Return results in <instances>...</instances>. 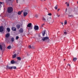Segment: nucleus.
I'll return each mask as SVG.
<instances>
[{"mask_svg":"<svg viewBox=\"0 0 78 78\" xmlns=\"http://www.w3.org/2000/svg\"><path fill=\"white\" fill-rule=\"evenodd\" d=\"M10 1L9 0H6V2L7 3H9V1Z\"/></svg>","mask_w":78,"mask_h":78,"instance_id":"393cba45","label":"nucleus"},{"mask_svg":"<svg viewBox=\"0 0 78 78\" xmlns=\"http://www.w3.org/2000/svg\"><path fill=\"white\" fill-rule=\"evenodd\" d=\"M9 34L8 33L5 35V37H7V38H8L9 37Z\"/></svg>","mask_w":78,"mask_h":78,"instance_id":"ddd939ff","label":"nucleus"},{"mask_svg":"<svg viewBox=\"0 0 78 78\" xmlns=\"http://www.w3.org/2000/svg\"><path fill=\"white\" fill-rule=\"evenodd\" d=\"M19 38V37L18 36H16V40H17V39H18Z\"/></svg>","mask_w":78,"mask_h":78,"instance_id":"c756f323","label":"nucleus"},{"mask_svg":"<svg viewBox=\"0 0 78 78\" xmlns=\"http://www.w3.org/2000/svg\"><path fill=\"white\" fill-rule=\"evenodd\" d=\"M43 36H44L45 34V30H44L43 32L42 33Z\"/></svg>","mask_w":78,"mask_h":78,"instance_id":"f8f14e48","label":"nucleus"},{"mask_svg":"<svg viewBox=\"0 0 78 78\" xmlns=\"http://www.w3.org/2000/svg\"><path fill=\"white\" fill-rule=\"evenodd\" d=\"M21 13H22V12H23V10H22V11H21Z\"/></svg>","mask_w":78,"mask_h":78,"instance_id":"a18cd8bd","label":"nucleus"},{"mask_svg":"<svg viewBox=\"0 0 78 78\" xmlns=\"http://www.w3.org/2000/svg\"><path fill=\"white\" fill-rule=\"evenodd\" d=\"M64 34H65V35L67 34V33L66 31L64 32Z\"/></svg>","mask_w":78,"mask_h":78,"instance_id":"7c9ffc66","label":"nucleus"},{"mask_svg":"<svg viewBox=\"0 0 78 78\" xmlns=\"http://www.w3.org/2000/svg\"><path fill=\"white\" fill-rule=\"evenodd\" d=\"M66 6H69V4L67 2H66Z\"/></svg>","mask_w":78,"mask_h":78,"instance_id":"b1692460","label":"nucleus"},{"mask_svg":"<svg viewBox=\"0 0 78 78\" xmlns=\"http://www.w3.org/2000/svg\"><path fill=\"white\" fill-rule=\"evenodd\" d=\"M66 60V59H64V61H65Z\"/></svg>","mask_w":78,"mask_h":78,"instance_id":"de8ad7c7","label":"nucleus"},{"mask_svg":"<svg viewBox=\"0 0 78 78\" xmlns=\"http://www.w3.org/2000/svg\"><path fill=\"white\" fill-rule=\"evenodd\" d=\"M68 16H69V17H73V15H69Z\"/></svg>","mask_w":78,"mask_h":78,"instance_id":"e433bc0d","label":"nucleus"},{"mask_svg":"<svg viewBox=\"0 0 78 78\" xmlns=\"http://www.w3.org/2000/svg\"><path fill=\"white\" fill-rule=\"evenodd\" d=\"M11 46L9 45V46L8 47H7V48L8 49H11Z\"/></svg>","mask_w":78,"mask_h":78,"instance_id":"a878e982","label":"nucleus"},{"mask_svg":"<svg viewBox=\"0 0 78 78\" xmlns=\"http://www.w3.org/2000/svg\"><path fill=\"white\" fill-rule=\"evenodd\" d=\"M62 25H63L64 24V23H62Z\"/></svg>","mask_w":78,"mask_h":78,"instance_id":"c03bdc74","label":"nucleus"},{"mask_svg":"<svg viewBox=\"0 0 78 78\" xmlns=\"http://www.w3.org/2000/svg\"><path fill=\"white\" fill-rule=\"evenodd\" d=\"M2 45H0V50H2Z\"/></svg>","mask_w":78,"mask_h":78,"instance_id":"bb28decb","label":"nucleus"},{"mask_svg":"<svg viewBox=\"0 0 78 78\" xmlns=\"http://www.w3.org/2000/svg\"><path fill=\"white\" fill-rule=\"evenodd\" d=\"M34 28L35 30H39V27L37 26H35Z\"/></svg>","mask_w":78,"mask_h":78,"instance_id":"423d86ee","label":"nucleus"},{"mask_svg":"<svg viewBox=\"0 0 78 78\" xmlns=\"http://www.w3.org/2000/svg\"><path fill=\"white\" fill-rule=\"evenodd\" d=\"M9 0L10 1H11L12 0Z\"/></svg>","mask_w":78,"mask_h":78,"instance_id":"09e8293b","label":"nucleus"},{"mask_svg":"<svg viewBox=\"0 0 78 78\" xmlns=\"http://www.w3.org/2000/svg\"><path fill=\"white\" fill-rule=\"evenodd\" d=\"M44 25H45V24H44V23L42 24V26H41L42 27H43V26H44Z\"/></svg>","mask_w":78,"mask_h":78,"instance_id":"c9c22d12","label":"nucleus"},{"mask_svg":"<svg viewBox=\"0 0 78 78\" xmlns=\"http://www.w3.org/2000/svg\"><path fill=\"white\" fill-rule=\"evenodd\" d=\"M59 10H60V9H58V11H59Z\"/></svg>","mask_w":78,"mask_h":78,"instance_id":"ea45409f","label":"nucleus"},{"mask_svg":"<svg viewBox=\"0 0 78 78\" xmlns=\"http://www.w3.org/2000/svg\"><path fill=\"white\" fill-rule=\"evenodd\" d=\"M13 11V8L11 7H9L7 8V12L8 13H11Z\"/></svg>","mask_w":78,"mask_h":78,"instance_id":"f03ea898","label":"nucleus"},{"mask_svg":"<svg viewBox=\"0 0 78 78\" xmlns=\"http://www.w3.org/2000/svg\"><path fill=\"white\" fill-rule=\"evenodd\" d=\"M27 14H28V13H27V12H24L23 13V16H26Z\"/></svg>","mask_w":78,"mask_h":78,"instance_id":"9b49d317","label":"nucleus"},{"mask_svg":"<svg viewBox=\"0 0 78 78\" xmlns=\"http://www.w3.org/2000/svg\"><path fill=\"white\" fill-rule=\"evenodd\" d=\"M27 27L28 28V30H32L33 29V26H32V24L31 23H29L28 24Z\"/></svg>","mask_w":78,"mask_h":78,"instance_id":"7ed1b4c3","label":"nucleus"},{"mask_svg":"<svg viewBox=\"0 0 78 78\" xmlns=\"http://www.w3.org/2000/svg\"><path fill=\"white\" fill-rule=\"evenodd\" d=\"M41 40L43 41H46V42H49V41H50V39H49V38L48 37H42L41 38Z\"/></svg>","mask_w":78,"mask_h":78,"instance_id":"f257e3e1","label":"nucleus"},{"mask_svg":"<svg viewBox=\"0 0 78 78\" xmlns=\"http://www.w3.org/2000/svg\"><path fill=\"white\" fill-rule=\"evenodd\" d=\"M12 31H16V28H15V27H12Z\"/></svg>","mask_w":78,"mask_h":78,"instance_id":"1a4fd4ad","label":"nucleus"},{"mask_svg":"<svg viewBox=\"0 0 78 78\" xmlns=\"http://www.w3.org/2000/svg\"><path fill=\"white\" fill-rule=\"evenodd\" d=\"M44 1H45V0H44Z\"/></svg>","mask_w":78,"mask_h":78,"instance_id":"3c124183","label":"nucleus"},{"mask_svg":"<svg viewBox=\"0 0 78 78\" xmlns=\"http://www.w3.org/2000/svg\"><path fill=\"white\" fill-rule=\"evenodd\" d=\"M67 20H66L64 22V24L66 25V24H67Z\"/></svg>","mask_w":78,"mask_h":78,"instance_id":"cd10ccee","label":"nucleus"},{"mask_svg":"<svg viewBox=\"0 0 78 78\" xmlns=\"http://www.w3.org/2000/svg\"><path fill=\"white\" fill-rule=\"evenodd\" d=\"M6 30L8 31V32H10V28H9V27L7 28L6 29Z\"/></svg>","mask_w":78,"mask_h":78,"instance_id":"a211bd4d","label":"nucleus"},{"mask_svg":"<svg viewBox=\"0 0 78 78\" xmlns=\"http://www.w3.org/2000/svg\"><path fill=\"white\" fill-rule=\"evenodd\" d=\"M46 19H47V17L46 18H45L44 17H43V18L42 19V20H44V22H47V21Z\"/></svg>","mask_w":78,"mask_h":78,"instance_id":"6e6552de","label":"nucleus"},{"mask_svg":"<svg viewBox=\"0 0 78 78\" xmlns=\"http://www.w3.org/2000/svg\"><path fill=\"white\" fill-rule=\"evenodd\" d=\"M66 32V30H65L64 31V32Z\"/></svg>","mask_w":78,"mask_h":78,"instance_id":"79ce46f5","label":"nucleus"},{"mask_svg":"<svg viewBox=\"0 0 78 78\" xmlns=\"http://www.w3.org/2000/svg\"><path fill=\"white\" fill-rule=\"evenodd\" d=\"M67 9L66 8V12H67Z\"/></svg>","mask_w":78,"mask_h":78,"instance_id":"37998d69","label":"nucleus"},{"mask_svg":"<svg viewBox=\"0 0 78 78\" xmlns=\"http://www.w3.org/2000/svg\"><path fill=\"white\" fill-rule=\"evenodd\" d=\"M28 47L29 48H31V45H30Z\"/></svg>","mask_w":78,"mask_h":78,"instance_id":"f704fd0d","label":"nucleus"},{"mask_svg":"<svg viewBox=\"0 0 78 78\" xmlns=\"http://www.w3.org/2000/svg\"><path fill=\"white\" fill-rule=\"evenodd\" d=\"M35 47L34 46H32V49H35Z\"/></svg>","mask_w":78,"mask_h":78,"instance_id":"2f4dec72","label":"nucleus"},{"mask_svg":"<svg viewBox=\"0 0 78 78\" xmlns=\"http://www.w3.org/2000/svg\"><path fill=\"white\" fill-rule=\"evenodd\" d=\"M11 68L12 69H16L17 68H16V66H12V67H11Z\"/></svg>","mask_w":78,"mask_h":78,"instance_id":"aec40b11","label":"nucleus"},{"mask_svg":"<svg viewBox=\"0 0 78 78\" xmlns=\"http://www.w3.org/2000/svg\"><path fill=\"white\" fill-rule=\"evenodd\" d=\"M11 63L12 64H13L15 63V61L14 60H12L11 61Z\"/></svg>","mask_w":78,"mask_h":78,"instance_id":"2eb2a0df","label":"nucleus"},{"mask_svg":"<svg viewBox=\"0 0 78 78\" xmlns=\"http://www.w3.org/2000/svg\"><path fill=\"white\" fill-rule=\"evenodd\" d=\"M16 58L18 60H20V61L21 60V58L20 57H17Z\"/></svg>","mask_w":78,"mask_h":78,"instance_id":"412c9836","label":"nucleus"},{"mask_svg":"<svg viewBox=\"0 0 78 78\" xmlns=\"http://www.w3.org/2000/svg\"><path fill=\"white\" fill-rule=\"evenodd\" d=\"M8 39V38H6V42H7V40Z\"/></svg>","mask_w":78,"mask_h":78,"instance_id":"a19ab883","label":"nucleus"},{"mask_svg":"<svg viewBox=\"0 0 78 78\" xmlns=\"http://www.w3.org/2000/svg\"><path fill=\"white\" fill-rule=\"evenodd\" d=\"M38 17V16L37 15H36L35 16V17L36 18H37V17Z\"/></svg>","mask_w":78,"mask_h":78,"instance_id":"473e14b6","label":"nucleus"},{"mask_svg":"<svg viewBox=\"0 0 78 78\" xmlns=\"http://www.w3.org/2000/svg\"><path fill=\"white\" fill-rule=\"evenodd\" d=\"M57 16L58 17H59V16H60V15H58V14H57Z\"/></svg>","mask_w":78,"mask_h":78,"instance_id":"4c0bfd02","label":"nucleus"},{"mask_svg":"<svg viewBox=\"0 0 78 78\" xmlns=\"http://www.w3.org/2000/svg\"><path fill=\"white\" fill-rule=\"evenodd\" d=\"M77 3L78 4V1L77 2Z\"/></svg>","mask_w":78,"mask_h":78,"instance_id":"8fccbe9b","label":"nucleus"},{"mask_svg":"<svg viewBox=\"0 0 78 78\" xmlns=\"http://www.w3.org/2000/svg\"><path fill=\"white\" fill-rule=\"evenodd\" d=\"M20 25H16V28H17V29H19L20 28Z\"/></svg>","mask_w":78,"mask_h":78,"instance_id":"4468645a","label":"nucleus"},{"mask_svg":"<svg viewBox=\"0 0 78 78\" xmlns=\"http://www.w3.org/2000/svg\"><path fill=\"white\" fill-rule=\"evenodd\" d=\"M17 55L16 54H15L14 55H12V58H15L16 57Z\"/></svg>","mask_w":78,"mask_h":78,"instance_id":"f3484780","label":"nucleus"},{"mask_svg":"<svg viewBox=\"0 0 78 78\" xmlns=\"http://www.w3.org/2000/svg\"><path fill=\"white\" fill-rule=\"evenodd\" d=\"M48 15H49V16H51V13H48Z\"/></svg>","mask_w":78,"mask_h":78,"instance_id":"72a5a7b5","label":"nucleus"},{"mask_svg":"<svg viewBox=\"0 0 78 78\" xmlns=\"http://www.w3.org/2000/svg\"><path fill=\"white\" fill-rule=\"evenodd\" d=\"M19 31L20 33H23V28H20V29L19 30Z\"/></svg>","mask_w":78,"mask_h":78,"instance_id":"0eeeda50","label":"nucleus"},{"mask_svg":"<svg viewBox=\"0 0 78 78\" xmlns=\"http://www.w3.org/2000/svg\"><path fill=\"white\" fill-rule=\"evenodd\" d=\"M7 69H12L11 67L9 66H6Z\"/></svg>","mask_w":78,"mask_h":78,"instance_id":"9d476101","label":"nucleus"},{"mask_svg":"<svg viewBox=\"0 0 78 78\" xmlns=\"http://www.w3.org/2000/svg\"><path fill=\"white\" fill-rule=\"evenodd\" d=\"M55 9H58V6H57V5H56L55 7Z\"/></svg>","mask_w":78,"mask_h":78,"instance_id":"c85d7f7f","label":"nucleus"},{"mask_svg":"<svg viewBox=\"0 0 78 78\" xmlns=\"http://www.w3.org/2000/svg\"><path fill=\"white\" fill-rule=\"evenodd\" d=\"M68 66H69V67H70V64H68Z\"/></svg>","mask_w":78,"mask_h":78,"instance_id":"58836bf2","label":"nucleus"},{"mask_svg":"<svg viewBox=\"0 0 78 78\" xmlns=\"http://www.w3.org/2000/svg\"><path fill=\"white\" fill-rule=\"evenodd\" d=\"M10 39L11 40V41L12 42H14V37H12Z\"/></svg>","mask_w":78,"mask_h":78,"instance_id":"6ab92c4d","label":"nucleus"},{"mask_svg":"<svg viewBox=\"0 0 78 78\" xmlns=\"http://www.w3.org/2000/svg\"><path fill=\"white\" fill-rule=\"evenodd\" d=\"M16 2H17V3H18V2H17V0H16Z\"/></svg>","mask_w":78,"mask_h":78,"instance_id":"49530a36","label":"nucleus"},{"mask_svg":"<svg viewBox=\"0 0 78 78\" xmlns=\"http://www.w3.org/2000/svg\"><path fill=\"white\" fill-rule=\"evenodd\" d=\"M21 14H22V12H21V11H19L18 12V15H20Z\"/></svg>","mask_w":78,"mask_h":78,"instance_id":"5701e85b","label":"nucleus"},{"mask_svg":"<svg viewBox=\"0 0 78 78\" xmlns=\"http://www.w3.org/2000/svg\"><path fill=\"white\" fill-rule=\"evenodd\" d=\"M46 19L47 21V22L48 23H50L51 22V18L50 17L48 18V17H47L46 18Z\"/></svg>","mask_w":78,"mask_h":78,"instance_id":"20e7f679","label":"nucleus"},{"mask_svg":"<svg viewBox=\"0 0 78 78\" xmlns=\"http://www.w3.org/2000/svg\"><path fill=\"white\" fill-rule=\"evenodd\" d=\"M2 3H3V4H4V3H3V2ZM1 2H0V9L1 8H2V5H2L3 4Z\"/></svg>","mask_w":78,"mask_h":78,"instance_id":"4be33fe9","label":"nucleus"},{"mask_svg":"<svg viewBox=\"0 0 78 78\" xmlns=\"http://www.w3.org/2000/svg\"><path fill=\"white\" fill-rule=\"evenodd\" d=\"M4 30V28H3V27L2 26H1L0 27V32L1 33L2 32H3V31Z\"/></svg>","mask_w":78,"mask_h":78,"instance_id":"39448f33","label":"nucleus"},{"mask_svg":"<svg viewBox=\"0 0 78 78\" xmlns=\"http://www.w3.org/2000/svg\"><path fill=\"white\" fill-rule=\"evenodd\" d=\"M77 60V58H73V61H76Z\"/></svg>","mask_w":78,"mask_h":78,"instance_id":"dca6fc26","label":"nucleus"}]
</instances>
